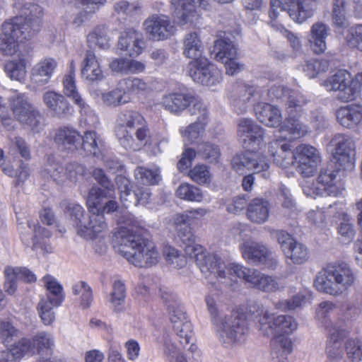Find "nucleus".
Segmentation results:
<instances>
[{
  "instance_id": "nucleus-20",
  "label": "nucleus",
  "mask_w": 362,
  "mask_h": 362,
  "mask_svg": "<svg viewBox=\"0 0 362 362\" xmlns=\"http://www.w3.org/2000/svg\"><path fill=\"white\" fill-rule=\"evenodd\" d=\"M214 51L215 59L224 64L228 75L233 76L243 69V64L237 61V48L232 41L222 38L216 40Z\"/></svg>"
},
{
  "instance_id": "nucleus-9",
  "label": "nucleus",
  "mask_w": 362,
  "mask_h": 362,
  "mask_svg": "<svg viewBox=\"0 0 362 362\" xmlns=\"http://www.w3.org/2000/svg\"><path fill=\"white\" fill-rule=\"evenodd\" d=\"M254 312L256 325L259 331L264 336L289 335L298 327L296 320L288 315H275L267 309L260 308Z\"/></svg>"
},
{
  "instance_id": "nucleus-51",
  "label": "nucleus",
  "mask_w": 362,
  "mask_h": 362,
  "mask_svg": "<svg viewBox=\"0 0 362 362\" xmlns=\"http://www.w3.org/2000/svg\"><path fill=\"white\" fill-rule=\"evenodd\" d=\"M163 354L167 362H188L180 348L172 342L168 334L163 336Z\"/></svg>"
},
{
  "instance_id": "nucleus-39",
  "label": "nucleus",
  "mask_w": 362,
  "mask_h": 362,
  "mask_svg": "<svg viewBox=\"0 0 362 362\" xmlns=\"http://www.w3.org/2000/svg\"><path fill=\"white\" fill-rule=\"evenodd\" d=\"M28 338H22L9 349L0 351V362H19L25 356H33V348Z\"/></svg>"
},
{
  "instance_id": "nucleus-45",
  "label": "nucleus",
  "mask_w": 362,
  "mask_h": 362,
  "mask_svg": "<svg viewBox=\"0 0 362 362\" xmlns=\"http://www.w3.org/2000/svg\"><path fill=\"white\" fill-rule=\"evenodd\" d=\"M204 46L197 32L187 33L183 40V54L192 60L199 59L202 55Z\"/></svg>"
},
{
  "instance_id": "nucleus-57",
  "label": "nucleus",
  "mask_w": 362,
  "mask_h": 362,
  "mask_svg": "<svg viewBox=\"0 0 362 362\" xmlns=\"http://www.w3.org/2000/svg\"><path fill=\"white\" fill-rule=\"evenodd\" d=\"M178 197L189 202H201L203 194L200 189L187 183L181 184L176 191Z\"/></svg>"
},
{
  "instance_id": "nucleus-34",
  "label": "nucleus",
  "mask_w": 362,
  "mask_h": 362,
  "mask_svg": "<svg viewBox=\"0 0 362 362\" xmlns=\"http://www.w3.org/2000/svg\"><path fill=\"white\" fill-rule=\"evenodd\" d=\"M268 152L274 163L283 168H288L294 163L293 151H291L290 145L280 144L279 139L276 137L268 144Z\"/></svg>"
},
{
  "instance_id": "nucleus-26",
  "label": "nucleus",
  "mask_w": 362,
  "mask_h": 362,
  "mask_svg": "<svg viewBox=\"0 0 362 362\" xmlns=\"http://www.w3.org/2000/svg\"><path fill=\"white\" fill-rule=\"evenodd\" d=\"M146 33L152 40L159 41L168 39L176 32V28L168 16L153 14L144 22Z\"/></svg>"
},
{
  "instance_id": "nucleus-14",
  "label": "nucleus",
  "mask_w": 362,
  "mask_h": 362,
  "mask_svg": "<svg viewBox=\"0 0 362 362\" xmlns=\"http://www.w3.org/2000/svg\"><path fill=\"white\" fill-rule=\"evenodd\" d=\"M332 159L339 168L351 170L354 168L356 146L354 139L346 134L335 135L331 142Z\"/></svg>"
},
{
  "instance_id": "nucleus-1",
  "label": "nucleus",
  "mask_w": 362,
  "mask_h": 362,
  "mask_svg": "<svg viewBox=\"0 0 362 362\" xmlns=\"http://www.w3.org/2000/svg\"><path fill=\"white\" fill-rule=\"evenodd\" d=\"M144 226L143 221L131 217L125 226L119 228L113 240L115 252L139 267L154 265L160 258L154 243L144 237L146 233Z\"/></svg>"
},
{
  "instance_id": "nucleus-35",
  "label": "nucleus",
  "mask_w": 362,
  "mask_h": 362,
  "mask_svg": "<svg viewBox=\"0 0 362 362\" xmlns=\"http://www.w3.org/2000/svg\"><path fill=\"white\" fill-rule=\"evenodd\" d=\"M338 122L347 129H354L362 123V105L350 104L339 107L336 112Z\"/></svg>"
},
{
  "instance_id": "nucleus-10",
  "label": "nucleus",
  "mask_w": 362,
  "mask_h": 362,
  "mask_svg": "<svg viewBox=\"0 0 362 362\" xmlns=\"http://www.w3.org/2000/svg\"><path fill=\"white\" fill-rule=\"evenodd\" d=\"M9 107L14 118L27 125L34 133H40L45 127L44 119L35 109L25 93L15 92L8 98Z\"/></svg>"
},
{
  "instance_id": "nucleus-31",
  "label": "nucleus",
  "mask_w": 362,
  "mask_h": 362,
  "mask_svg": "<svg viewBox=\"0 0 362 362\" xmlns=\"http://www.w3.org/2000/svg\"><path fill=\"white\" fill-rule=\"evenodd\" d=\"M193 102V96L189 93L172 92L163 95L160 105L168 112L180 115Z\"/></svg>"
},
{
  "instance_id": "nucleus-18",
  "label": "nucleus",
  "mask_w": 362,
  "mask_h": 362,
  "mask_svg": "<svg viewBox=\"0 0 362 362\" xmlns=\"http://www.w3.org/2000/svg\"><path fill=\"white\" fill-rule=\"evenodd\" d=\"M256 92L255 86L238 81L228 88L227 96L233 110L238 114H243L251 107Z\"/></svg>"
},
{
  "instance_id": "nucleus-37",
  "label": "nucleus",
  "mask_w": 362,
  "mask_h": 362,
  "mask_svg": "<svg viewBox=\"0 0 362 362\" xmlns=\"http://www.w3.org/2000/svg\"><path fill=\"white\" fill-rule=\"evenodd\" d=\"M82 136L78 131L70 126L58 128L54 136V142L59 146L69 150L77 149L81 146Z\"/></svg>"
},
{
  "instance_id": "nucleus-47",
  "label": "nucleus",
  "mask_w": 362,
  "mask_h": 362,
  "mask_svg": "<svg viewBox=\"0 0 362 362\" xmlns=\"http://www.w3.org/2000/svg\"><path fill=\"white\" fill-rule=\"evenodd\" d=\"M42 281L47 291V297L45 298L54 305L59 306L64 299L62 285L50 275L44 276Z\"/></svg>"
},
{
  "instance_id": "nucleus-7",
  "label": "nucleus",
  "mask_w": 362,
  "mask_h": 362,
  "mask_svg": "<svg viewBox=\"0 0 362 362\" xmlns=\"http://www.w3.org/2000/svg\"><path fill=\"white\" fill-rule=\"evenodd\" d=\"M226 268L223 269L224 276H216L218 279L223 280V283L230 285L234 281V277L240 279L250 287L257 290L272 293L279 288L276 279L271 276L261 273L259 271L247 268L241 264L225 262Z\"/></svg>"
},
{
  "instance_id": "nucleus-22",
  "label": "nucleus",
  "mask_w": 362,
  "mask_h": 362,
  "mask_svg": "<svg viewBox=\"0 0 362 362\" xmlns=\"http://www.w3.org/2000/svg\"><path fill=\"white\" fill-rule=\"evenodd\" d=\"M237 135L245 148L261 149L264 145V129L252 119L239 120Z\"/></svg>"
},
{
  "instance_id": "nucleus-13",
  "label": "nucleus",
  "mask_w": 362,
  "mask_h": 362,
  "mask_svg": "<svg viewBox=\"0 0 362 362\" xmlns=\"http://www.w3.org/2000/svg\"><path fill=\"white\" fill-rule=\"evenodd\" d=\"M187 74L197 83L214 86L222 81V73L206 57L190 61L187 66Z\"/></svg>"
},
{
  "instance_id": "nucleus-30",
  "label": "nucleus",
  "mask_w": 362,
  "mask_h": 362,
  "mask_svg": "<svg viewBox=\"0 0 362 362\" xmlns=\"http://www.w3.org/2000/svg\"><path fill=\"white\" fill-rule=\"evenodd\" d=\"M4 289L8 295H13L17 290V280L26 282H34L35 275L25 267H6L4 271Z\"/></svg>"
},
{
  "instance_id": "nucleus-63",
  "label": "nucleus",
  "mask_w": 362,
  "mask_h": 362,
  "mask_svg": "<svg viewBox=\"0 0 362 362\" xmlns=\"http://www.w3.org/2000/svg\"><path fill=\"white\" fill-rule=\"evenodd\" d=\"M345 40L349 47L362 52V24L349 28L345 35Z\"/></svg>"
},
{
  "instance_id": "nucleus-54",
  "label": "nucleus",
  "mask_w": 362,
  "mask_h": 362,
  "mask_svg": "<svg viewBox=\"0 0 362 362\" xmlns=\"http://www.w3.org/2000/svg\"><path fill=\"white\" fill-rule=\"evenodd\" d=\"M101 146L102 141L94 131H87L82 136L81 146L90 154L97 156Z\"/></svg>"
},
{
  "instance_id": "nucleus-41",
  "label": "nucleus",
  "mask_w": 362,
  "mask_h": 362,
  "mask_svg": "<svg viewBox=\"0 0 362 362\" xmlns=\"http://www.w3.org/2000/svg\"><path fill=\"white\" fill-rule=\"evenodd\" d=\"M255 112L259 121L268 127H278L281 122V111L271 104L259 103L255 107Z\"/></svg>"
},
{
  "instance_id": "nucleus-17",
  "label": "nucleus",
  "mask_w": 362,
  "mask_h": 362,
  "mask_svg": "<svg viewBox=\"0 0 362 362\" xmlns=\"http://www.w3.org/2000/svg\"><path fill=\"white\" fill-rule=\"evenodd\" d=\"M18 229L22 242L27 246H31L33 250L41 249L43 252H52V247L44 240L51 235L47 229L30 221L26 226L19 224Z\"/></svg>"
},
{
  "instance_id": "nucleus-25",
  "label": "nucleus",
  "mask_w": 362,
  "mask_h": 362,
  "mask_svg": "<svg viewBox=\"0 0 362 362\" xmlns=\"http://www.w3.org/2000/svg\"><path fill=\"white\" fill-rule=\"evenodd\" d=\"M172 13L180 25L193 23L198 17L197 9H206L209 4L206 0H170Z\"/></svg>"
},
{
  "instance_id": "nucleus-40",
  "label": "nucleus",
  "mask_w": 362,
  "mask_h": 362,
  "mask_svg": "<svg viewBox=\"0 0 362 362\" xmlns=\"http://www.w3.org/2000/svg\"><path fill=\"white\" fill-rule=\"evenodd\" d=\"M270 204L263 198H254L248 202L246 216L254 223L262 224L269 217Z\"/></svg>"
},
{
  "instance_id": "nucleus-50",
  "label": "nucleus",
  "mask_w": 362,
  "mask_h": 362,
  "mask_svg": "<svg viewBox=\"0 0 362 362\" xmlns=\"http://www.w3.org/2000/svg\"><path fill=\"white\" fill-rule=\"evenodd\" d=\"M89 46L98 47L106 49L110 47V37L105 25H98L87 35Z\"/></svg>"
},
{
  "instance_id": "nucleus-24",
  "label": "nucleus",
  "mask_w": 362,
  "mask_h": 362,
  "mask_svg": "<svg viewBox=\"0 0 362 362\" xmlns=\"http://www.w3.org/2000/svg\"><path fill=\"white\" fill-rule=\"evenodd\" d=\"M334 303L329 300L322 301L318 304L315 310V318L327 332V344L329 343L332 334L339 339V344L342 343L347 336V332L344 327L333 322L330 319L331 314L336 309Z\"/></svg>"
},
{
  "instance_id": "nucleus-15",
  "label": "nucleus",
  "mask_w": 362,
  "mask_h": 362,
  "mask_svg": "<svg viewBox=\"0 0 362 362\" xmlns=\"http://www.w3.org/2000/svg\"><path fill=\"white\" fill-rule=\"evenodd\" d=\"M240 250L244 259L250 264L272 269L278 265L276 256L262 243L247 240L240 245Z\"/></svg>"
},
{
  "instance_id": "nucleus-11",
  "label": "nucleus",
  "mask_w": 362,
  "mask_h": 362,
  "mask_svg": "<svg viewBox=\"0 0 362 362\" xmlns=\"http://www.w3.org/2000/svg\"><path fill=\"white\" fill-rule=\"evenodd\" d=\"M160 293L168 310L170 320L180 344L184 346L189 344L194 337L192 323L187 320L185 313L177 302L174 295L162 289H160Z\"/></svg>"
},
{
  "instance_id": "nucleus-38",
  "label": "nucleus",
  "mask_w": 362,
  "mask_h": 362,
  "mask_svg": "<svg viewBox=\"0 0 362 362\" xmlns=\"http://www.w3.org/2000/svg\"><path fill=\"white\" fill-rule=\"evenodd\" d=\"M300 117L290 118L287 115L284 124L279 129L280 136H276L281 140L292 141L304 136L309 131L308 127L299 121Z\"/></svg>"
},
{
  "instance_id": "nucleus-58",
  "label": "nucleus",
  "mask_w": 362,
  "mask_h": 362,
  "mask_svg": "<svg viewBox=\"0 0 362 362\" xmlns=\"http://www.w3.org/2000/svg\"><path fill=\"white\" fill-rule=\"evenodd\" d=\"M362 312V293L355 292L346 304L344 316L347 319L356 320Z\"/></svg>"
},
{
  "instance_id": "nucleus-5",
  "label": "nucleus",
  "mask_w": 362,
  "mask_h": 362,
  "mask_svg": "<svg viewBox=\"0 0 362 362\" xmlns=\"http://www.w3.org/2000/svg\"><path fill=\"white\" fill-rule=\"evenodd\" d=\"M356 276L345 262L329 264L317 273L314 286L320 292L338 297L354 286Z\"/></svg>"
},
{
  "instance_id": "nucleus-55",
  "label": "nucleus",
  "mask_w": 362,
  "mask_h": 362,
  "mask_svg": "<svg viewBox=\"0 0 362 362\" xmlns=\"http://www.w3.org/2000/svg\"><path fill=\"white\" fill-rule=\"evenodd\" d=\"M329 66L326 59H310L302 65V70L310 78H315L319 73L325 72Z\"/></svg>"
},
{
  "instance_id": "nucleus-28",
  "label": "nucleus",
  "mask_w": 362,
  "mask_h": 362,
  "mask_svg": "<svg viewBox=\"0 0 362 362\" xmlns=\"http://www.w3.org/2000/svg\"><path fill=\"white\" fill-rule=\"evenodd\" d=\"M57 62L52 57H45L36 63L30 71V81L37 86L49 83L57 67Z\"/></svg>"
},
{
  "instance_id": "nucleus-8",
  "label": "nucleus",
  "mask_w": 362,
  "mask_h": 362,
  "mask_svg": "<svg viewBox=\"0 0 362 362\" xmlns=\"http://www.w3.org/2000/svg\"><path fill=\"white\" fill-rule=\"evenodd\" d=\"M321 85L327 91L337 92V98L343 102L353 101L360 96L362 88V72L351 77L346 70H339L324 80Z\"/></svg>"
},
{
  "instance_id": "nucleus-3",
  "label": "nucleus",
  "mask_w": 362,
  "mask_h": 362,
  "mask_svg": "<svg viewBox=\"0 0 362 362\" xmlns=\"http://www.w3.org/2000/svg\"><path fill=\"white\" fill-rule=\"evenodd\" d=\"M115 134L120 145L129 151L141 149L150 139L146 119L134 110H124L119 115Z\"/></svg>"
},
{
  "instance_id": "nucleus-32",
  "label": "nucleus",
  "mask_w": 362,
  "mask_h": 362,
  "mask_svg": "<svg viewBox=\"0 0 362 362\" xmlns=\"http://www.w3.org/2000/svg\"><path fill=\"white\" fill-rule=\"evenodd\" d=\"M330 34L329 27L322 23L313 24L308 35V42L311 50L316 54H320L327 49V38Z\"/></svg>"
},
{
  "instance_id": "nucleus-56",
  "label": "nucleus",
  "mask_w": 362,
  "mask_h": 362,
  "mask_svg": "<svg viewBox=\"0 0 362 362\" xmlns=\"http://www.w3.org/2000/svg\"><path fill=\"white\" fill-rule=\"evenodd\" d=\"M45 173L58 184H62L65 181L64 167L56 161L54 157L49 156L45 165Z\"/></svg>"
},
{
  "instance_id": "nucleus-12",
  "label": "nucleus",
  "mask_w": 362,
  "mask_h": 362,
  "mask_svg": "<svg viewBox=\"0 0 362 362\" xmlns=\"http://www.w3.org/2000/svg\"><path fill=\"white\" fill-rule=\"evenodd\" d=\"M269 16L276 19L280 11H287L290 18L297 23H303L313 15L317 0H271Z\"/></svg>"
},
{
  "instance_id": "nucleus-19",
  "label": "nucleus",
  "mask_w": 362,
  "mask_h": 362,
  "mask_svg": "<svg viewBox=\"0 0 362 362\" xmlns=\"http://www.w3.org/2000/svg\"><path fill=\"white\" fill-rule=\"evenodd\" d=\"M293 155L298 172L304 177L313 175L321 161L318 150L312 146L301 144L294 149Z\"/></svg>"
},
{
  "instance_id": "nucleus-49",
  "label": "nucleus",
  "mask_w": 362,
  "mask_h": 362,
  "mask_svg": "<svg viewBox=\"0 0 362 362\" xmlns=\"http://www.w3.org/2000/svg\"><path fill=\"white\" fill-rule=\"evenodd\" d=\"M160 169L157 166L153 165L151 168L139 166L134 170V177L137 182L143 185H153L160 180Z\"/></svg>"
},
{
  "instance_id": "nucleus-2",
  "label": "nucleus",
  "mask_w": 362,
  "mask_h": 362,
  "mask_svg": "<svg viewBox=\"0 0 362 362\" xmlns=\"http://www.w3.org/2000/svg\"><path fill=\"white\" fill-rule=\"evenodd\" d=\"M93 177L103 189L93 186L88 192L86 204L91 215L84 217L83 207L78 204L69 203L66 206L71 219L74 221L77 233L86 239H93L107 228L105 218L95 214V212L100 211V198L110 196V193L113 189V184L102 169H95Z\"/></svg>"
},
{
  "instance_id": "nucleus-36",
  "label": "nucleus",
  "mask_w": 362,
  "mask_h": 362,
  "mask_svg": "<svg viewBox=\"0 0 362 362\" xmlns=\"http://www.w3.org/2000/svg\"><path fill=\"white\" fill-rule=\"evenodd\" d=\"M81 74L88 82L101 81L104 78L100 62L92 50H87L81 63Z\"/></svg>"
},
{
  "instance_id": "nucleus-53",
  "label": "nucleus",
  "mask_w": 362,
  "mask_h": 362,
  "mask_svg": "<svg viewBox=\"0 0 362 362\" xmlns=\"http://www.w3.org/2000/svg\"><path fill=\"white\" fill-rule=\"evenodd\" d=\"M30 340L31 346H33L32 348L33 354H40L50 349L54 344L52 335L45 332L37 333Z\"/></svg>"
},
{
  "instance_id": "nucleus-64",
  "label": "nucleus",
  "mask_w": 362,
  "mask_h": 362,
  "mask_svg": "<svg viewBox=\"0 0 362 362\" xmlns=\"http://www.w3.org/2000/svg\"><path fill=\"white\" fill-rule=\"evenodd\" d=\"M199 153L209 163H218L221 157V151L218 146L211 143H203L199 145Z\"/></svg>"
},
{
  "instance_id": "nucleus-52",
  "label": "nucleus",
  "mask_w": 362,
  "mask_h": 362,
  "mask_svg": "<svg viewBox=\"0 0 362 362\" xmlns=\"http://www.w3.org/2000/svg\"><path fill=\"white\" fill-rule=\"evenodd\" d=\"M125 299V287L124 283L117 280L112 286V291L110 293L109 302L115 312H121L123 310V305Z\"/></svg>"
},
{
  "instance_id": "nucleus-16",
  "label": "nucleus",
  "mask_w": 362,
  "mask_h": 362,
  "mask_svg": "<svg viewBox=\"0 0 362 362\" xmlns=\"http://www.w3.org/2000/svg\"><path fill=\"white\" fill-rule=\"evenodd\" d=\"M231 165L233 169L240 174L251 170L255 173H264L263 176L265 177H267V171L270 167L268 160L262 153L252 151L236 154L232 158Z\"/></svg>"
},
{
  "instance_id": "nucleus-23",
  "label": "nucleus",
  "mask_w": 362,
  "mask_h": 362,
  "mask_svg": "<svg viewBox=\"0 0 362 362\" xmlns=\"http://www.w3.org/2000/svg\"><path fill=\"white\" fill-rule=\"evenodd\" d=\"M43 9L38 4L26 3L21 10V16L15 18H21L19 27L22 30L21 35L25 40H30L40 30Z\"/></svg>"
},
{
  "instance_id": "nucleus-27",
  "label": "nucleus",
  "mask_w": 362,
  "mask_h": 362,
  "mask_svg": "<svg viewBox=\"0 0 362 362\" xmlns=\"http://www.w3.org/2000/svg\"><path fill=\"white\" fill-rule=\"evenodd\" d=\"M117 47L126 54L135 57L142 53L146 43L141 33L134 29H127L119 37Z\"/></svg>"
},
{
  "instance_id": "nucleus-4",
  "label": "nucleus",
  "mask_w": 362,
  "mask_h": 362,
  "mask_svg": "<svg viewBox=\"0 0 362 362\" xmlns=\"http://www.w3.org/2000/svg\"><path fill=\"white\" fill-rule=\"evenodd\" d=\"M206 303L218 340L226 347L240 341L247 331L245 317L238 314L227 315L222 313L218 310L214 299L211 296L206 298Z\"/></svg>"
},
{
  "instance_id": "nucleus-33",
  "label": "nucleus",
  "mask_w": 362,
  "mask_h": 362,
  "mask_svg": "<svg viewBox=\"0 0 362 362\" xmlns=\"http://www.w3.org/2000/svg\"><path fill=\"white\" fill-rule=\"evenodd\" d=\"M320 190L325 191L328 195L337 197L344 189L339 175V170L329 168L322 169L317 177Z\"/></svg>"
},
{
  "instance_id": "nucleus-42",
  "label": "nucleus",
  "mask_w": 362,
  "mask_h": 362,
  "mask_svg": "<svg viewBox=\"0 0 362 362\" xmlns=\"http://www.w3.org/2000/svg\"><path fill=\"white\" fill-rule=\"evenodd\" d=\"M271 355L273 362H286L293 351L291 339L287 335L273 336Z\"/></svg>"
},
{
  "instance_id": "nucleus-29",
  "label": "nucleus",
  "mask_w": 362,
  "mask_h": 362,
  "mask_svg": "<svg viewBox=\"0 0 362 362\" xmlns=\"http://www.w3.org/2000/svg\"><path fill=\"white\" fill-rule=\"evenodd\" d=\"M42 99L54 117L64 118L71 114V106L64 95L54 90H47L43 93Z\"/></svg>"
},
{
  "instance_id": "nucleus-62",
  "label": "nucleus",
  "mask_w": 362,
  "mask_h": 362,
  "mask_svg": "<svg viewBox=\"0 0 362 362\" xmlns=\"http://www.w3.org/2000/svg\"><path fill=\"white\" fill-rule=\"evenodd\" d=\"M347 357L351 362L362 361V341L358 339H349L345 342Z\"/></svg>"
},
{
  "instance_id": "nucleus-48",
  "label": "nucleus",
  "mask_w": 362,
  "mask_h": 362,
  "mask_svg": "<svg viewBox=\"0 0 362 362\" xmlns=\"http://www.w3.org/2000/svg\"><path fill=\"white\" fill-rule=\"evenodd\" d=\"M118 87L124 95H138L148 90V84L143 79L137 77H127L121 79Z\"/></svg>"
},
{
  "instance_id": "nucleus-59",
  "label": "nucleus",
  "mask_w": 362,
  "mask_h": 362,
  "mask_svg": "<svg viewBox=\"0 0 362 362\" xmlns=\"http://www.w3.org/2000/svg\"><path fill=\"white\" fill-rule=\"evenodd\" d=\"M337 337L332 334L329 343L326 347V351L329 362H346L344 357L342 343L339 344Z\"/></svg>"
},
{
  "instance_id": "nucleus-46",
  "label": "nucleus",
  "mask_w": 362,
  "mask_h": 362,
  "mask_svg": "<svg viewBox=\"0 0 362 362\" xmlns=\"http://www.w3.org/2000/svg\"><path fill=\"white\" fill-rule=\"evenodd\" d=\"M6 76L13 81L24 83L27 76V62L24 57L7 61L4 67Z\"/></svg>"
},
{
  "instance_id": "nucleus-60",
  "label": "nucleus",
  "mask_w": 362,
  "mask_h": 362,
  "mask_svg": "<svg viewBox=\"0 0 362 362\" xmlns=\"http://www.w3.org/2000/svg\"><path fill=\"white\" fill-rule=\"evenodd\" d=\"M54 308H55V305L45 298H41L37 305L39 316L45 325H49L55 320Z\"/></svg>"
},
{
  "instance_id": "nucleus-6",
  "label": "nucleus",
  "mask_w": 362,
  "mask_h": 362,
  "mask_svg": "<svg viewBox=\"0 0 362 362\" xmlns=\"http://www.w3.org/2000/svg\"><path fill=\"white\" fill-rule=\"evenodd\" d=\"M177 235L181 241L185 244V252L187 255L195 259L201 272L206 276L211 274L224 276L222 270L226 268L225 261L218 255L209 253L202 246L196 244L195 236L192 232L190 226H185L177 230Z\"/></svg>"
},
{
  "instance_id": "nucleus-21",
  "label": "nucleus",
  "mask_w": 362,
  "mask_h": 362,
  "mask_svg": "<svg viewBox=\"0 0 362 362\" xmlns=\"http://www.w3.org/2000/svg\"><path fill=\"white\" fill-rule=\"evenodd\" d=\"M21 18L5 21L0 33V53L5 56L14 54L18 49V42L26 40L21 35L19 27Z\"/></svg>"
},
{
  "instance_id": "nucleus-61",
  "label": "nucleus",
  "mask_w": 362,
  "mask_h": 362,
  "mask_svg": "<svg viewBox=\"0 0 362 362\" xmlns=\"http://www.w3.org/2000/svg\"><path fill=\"white\" fill-rule=\"evenodd\" d=\"M72 291L74 295L81 296V305L83 308H88L93 300V293L91 288L85 281H79L75 284L72 287Z\"/></svg>"
},
{
  "instance_id": "nucleus-43",
  "label": "nucleus",
  "mask_w": 362,
  "mask_h": 362,
  "mask_svg": "<svg viewBox=\"0 0 362 362\" xmlns=\"http://www.w3.org/2000/svg\"><path fill=\"white\" fill-rule=\"evenodd\" d=\"M308 102L309 100L306 95L298 90H291L288 95L286 103V115H290V118L301 117L305 112L304 107Z\"/></svg>"
},
{
  "instance_id": "nucleus-44",
  "label": "nucleus",
  "mask_w": 362,
  "mask_h": 362,
  "mask_svg": "<svg viewBox=\"0 0 362 362\" xmlns=\"http://www.w3.org/2000/svg\"><path fill=\"white\" fill-rule=\"evenodd\" d=\"M288 264H302L310 258V250L303 243L296 240L283 252Z\"/></svg>"
}]
</instances>
